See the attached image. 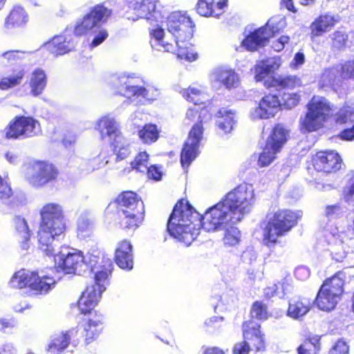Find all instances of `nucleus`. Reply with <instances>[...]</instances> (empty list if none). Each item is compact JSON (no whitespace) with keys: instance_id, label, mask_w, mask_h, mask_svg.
<instances>
[{"instance_id":"nucleus-48","label":"nucleus","mask_w":354,"mask_h":354,"mask_svg":"<svg viewBox=\"0 0 354 354\" xmlns=\"http://www.w3.org/2000/svg\"><path fill=\"white\" fill-rule=\"evenodd\" d=\"M251 316L252 318L259 319H265L267 317L266 307L260 302L256 301L254 303L252 310Z\"/></svg>"},{"instance_id":"nucleus-7","label":"nucleus","mask_w":354,"mask_h":354,"mask_svg":"<svg viewBox=\"0 0 354 354\" xmlns=\"http://www.w3.org/2000/svg\"><path fill=\"white\" fill-rule=\"evenodd\" d=\"M343 274L338 272L330 279H326L317 295L315 303L322 310L330 311L337 305L343 292Z\"/></svg>"},{"instance_id":"nucleus-1","label":"nucleus","mask_w":354,"mask_h":354,"mask_svg":"<svg viewBox=\"0 0 354 354\" xmlns=\"http://www.w3.org/2000/svg\"><path fill=\"white\" fill-rule=\"evenodd\" d=\"M253 203L252 186L247 184L240 185L230 192L203 216L187 202L180 200L169 218L167 231L171 236L188 246L199 234L200 226L207 232L225 230L224 243L233 246L240 240V231L233 225L251 211Z\"/></svg>"},{"instance_id":"nucleus-16","label":"nucleus","mask_w":354,"mask_h":354,"mask_svg":"<svg viewBox=\"0 0 354 354\" xmlns=\"http://www.w3.org/2000/svg\"><path fill=\"white\" fill-rule=\"evenodd\" d=\"M95 129L99 132L102 140H107L110 143L122 139V133L118 122L109 115H105L97 120Z\"/></svg>"},{"instance_id":"nucleus-44","label":"nucleus","mask_w":354,"mask_h":354,"mask_svg":"<svg viewBox=\"0 0 354 354\" xmlns=\"http://www.w3.org/2000/svg\"><path fill=\"white\" fill-rule=\"evenodd\" d=\"M17 231L21 235L26 241L30 239V231L25 218L20 216H15L14 219Z\"/></svg>"},{"instance_id":"nucleus-8","label":"nucleus","mask_w":354,"mask_h":354,"mask_svg":"<svg viewBox=\"0 0 354 354\" xmlns=\"http://www.w3.org/2000/svg\"><path fill=\"white\" fill-rule=\"evenodd\" d=\"M330 106L328 100L323 97H313L308 104V112L301 119L302 128L307 131H314L323 126L330 114Z\"/></svg>"},{"instance_id":"nucleus-15","label":"nucleus","mask_w":354,"mask_h":354,"mask_svg":"<svg viewBox=\"0 0 354 354\" xmlns=\"http://www.w3.org/2000/svg\"><path fill=\"white\" fill-rule=\"evenodd\" d=\"M278 32L274 26V21L270 19L265 26H262L249 35L242 42L243 45L249 50H255L259 47L264 46L268 39Z\"/></svg>"},{"instance_id":"nucleus-58","label":"nucleus","mask_w":354,"mask_h":354,"mask_svg":"<svg viewBox=\"0 0 354 354\" xmlns=\"http://www.w3.org/2000/svg\"><path fill=\"white\" fill-rule=\"evenodd\" d=\"M295 274L299 279L304 280L310 276V271L307 268L301 266L296 268Z\"/></svg>"},{"instance_id":"nucleus-36","label":"nucleus","mask_w":354,"mask_h":354,"mask_svg":"<svg viewBox=\"0 0 354 354\" xmlns=\"http://www.w3.org/2000/svg\"><path fill=\"white\" fill-rule=\"evenodd\" d=\"M301 85V80L297 76H287L272 80L271 86H279L283 88L292 89Z\"/></svg>"},{"instance_id":"nucleus-30","label":"nucleus","mask_w":354,"mask_h":354,"mask_svg":"<svg viewBox=\"0 0 354 354\" xmlns=\"http://www.w3.org/2000/svg\"><path fill=\"white\" fill-rule=\"evenodd\" d=\"M310 310L309 303L303 300H292L289 302L288 315L293 319H300Z\"/></svg>"},{"instance_id":"nucleus-3","label":"nucleus","mask_w":354,"mask_h":354,"mask_svg":"<svg viewBox=\"0 0 354 354\" xmlns=\"http://www.w3.org/2000/svg\"><path fill=\"white\" fill-rule=\"evenodd\" d=\"M118 201L121 226L124 229H136L144 218L143 202L132 192L122 193Z\"/></svg>"},{"instance_id":"nucleus-51","label":"nucleus","mask_w":354,"mask_h":354,"mask_svg":"<svg viewBox=\"0 0 354 354\" xmlns=\"http://www.w3.org/2000/svg\"><path fill=\"white\" fill-rule=\"evenodd\" d=\"M278 290L277 292H276V296H278L280 298L284 297L286 295L290 294L292 292V287L288 282L287 279H283L281 282L278 284Z\"/></svg>"},{"instance_id":"nucleus-39","label":"nucleus","mask_w":354,"mask_h":354,"mask_svg":"<svg viewBox=\"0 0 354 354\" xmlns=\"http://www.w3.org/2000/svg\"><path fill=\"white\" fill-rule=\"evenodd\" d=\"M214 0H198L196 6L197 12L204 17H218L221 13H215L213 9Z\"/></svg>"},{"instance_id":"nucleus-43","label":"nucleus","mask_w":354,"mask_h":354,"mask_svg":"<svg viewBox=\"0 0 354 354\" xmlns=\"http://www.w3.org/2000/svg\"><path fill=\"white\" fill-rule=\"evenodd\" d=\"M277 153V151H274L272 149L266 145L259 156L258 165L260 167L269 165L274 160Z\"/></svg>"},{"instance_id":"nucleus-17","label":"nucleus","mask_w":354,"mask_h":354,"mask_svg":"<svg viewBox=\"0 0 354 354\" xmlns=\"http://www.w3.org/2000/svg\"><path fill=\"white\" fill-rule=\"evenodd\" d=\"M342 159L334 151L318 152L313 158V166L319 171L331 173L341 167Z\"/></svg>"},{"instance_id":"nucleus-9","label":"nucleus","mask_w":354,"mask_h":354,"mask_svg":"<svg viewBox=\"0 0 354 354\" xmlns=\"http://www.w3.org/2000/svg\"><path fill=\"white\" fill-rule=\"evenodd\" d=\"M111 15V10L104 5L98 4L91 8L88 12L79 18L74 28L77 36L95 32L97 29L106 22Z\"/></svg>"},{"instance_id":"nucleus-54","label":"nucleus","mask_w":354,"mask_h":354,"mask_svg":"<svg viewBox=\"0 0 354 354\" xmlns=\"http://www.w3.org/2000/svg\"><path fill=\"white\" fill-rule=\"evenodd\" d=\"M257 258V254L252 248H248L241 255L243 261L248 264H252Z\"/></svg>"},{"instance_id":"nucleus-41","label":"nucleus","mask_w":354,"mask_h":354,"mask_svg":"<svg viewBox=\"0 0 354 354\" xmlns=\"http://www.w3.org/2000/svg\"><path fill=\"white\" fill-rule=\"evenodd\" d=\"M335 120L337 124H345L354 121V108L346 106L340 109L335 116Z\"/></svg>"},{"instance_id":"nucleus-4","label":"nucleus","mask_w":354,"mask_h":354,"mask_svg":"<svg viewBox=\"0 0 354 354\" xmlns=\"http://www.w3.org/2000/svg\"><path fill=\"white\" fill-rule=\"evenodd\" d=\"M301 216V212L279 210L269 218L264 230L265 239L272 243L277 242L278 237L285 235L296 225L297 219Z\"/></svg>"},{"instance_id":"nucleus-49","label":"nucleus","mask_w":354,"mask_h":354,"mask_svg":"<svg viewBox=\"0 0 354 354\" xmlns=\"http://www.w3.org/2000/svg\"><path fill=\"white\" fill-rule=\"evenodd\" d=\"M343 212V209L339 204L327 205L324 210L325 216L329 219H334L340 216Z\"/></svg>"},{"instance_id":"nucleus-57","label":"nucleus","mask_w":354,"mask_h":354,"mask_svg":"<svg viewBox=\"0 0 354 354\" xmlns=\"http://www.w3.org/2000/svg\"><path fill=\"white\" fill-rule=\"evenodd\" d=\"M145 173L147 174L149 178H151L156 180H160L162 176L161 171L153 165L149 166Z\"/></svg>"},{"instance_id":"nucleus-21","label":"nucleus","mask_w":354,"mask_h":354,"mask_svg":"<svg viewBox=\"0 0 354 354\" xmlns=\"http://www.w3.org/2000/svg\"><path fill=\"white\" fill-rule=\"evenodd\" d=\"M46 84L47 75L45 71L41 68L35 69L28 79L30 94L34 97L40 95L44 92Z\"/></svg>"},{"instance_id":"nucleus-18","label":"nucleus","mask_w":354,"mask_h":354,"mask_svg":"<svg viewBox=\"0 0 354 354\" xmlns=\"http://www.w3.org/2000/svg\"><path fill=\"white\" fill-rule=\"evenodd\" d=\"M115 259L120 268L129 270L133 268L132 245L129 242L124 241L119 243L115 250Z\"/></svg>"},{"instance_id":"nucleus-55","label":"nucleus","mask_w":354,"mask_h":354,"mask_svg":"<svg viewBox=\"0 0 354 354\" xmlns=\"http://www.w3.org/2000/svg\"><path fill=\"white\" fill-rule=\"evenodd\" d=\"M108 37V33L106 30H100L93 39L90 47L95 48L101 44Z\"/></svg>"},{"instance_id":"nucleus-52","label":"nucleus","mask_w":354,"mask_h":354,"mask_svg":"<svg viewBox=\"0 0 354 354\" xmlns=\"http://www.w3.org/2000/svg\"><path fill=\"white\" fill-rule=\"evenodd\" d=\"M329 354H348V346L344 341L339 339L330 349Z\"/></svg>"},{"instance_id":"nucleus-20","label":"nucleus","mask_w":354,"mask_h":354,"mask_svg":"<svg viewBox=\"0 0 354 354\" xmlns=\"http://www.w3.org/2000/svg\"><path fill=\"white\" fill-rule=\"evenodd\" d=\"M46 46L51 53L58 56L74 49L75 41L71 37L67 38L66 35H59L55 37Z\"/></svg>"},{"instance_id":"nucleus-64","label":"nucleus","mask_w":354,"mask_h":354,"mask_svg":"<svg viewBox=\"0 0 354 354\" xmlns=\"http://www.w3.org/2000/svg\"><path fill=\"white\" fill-rule=\"evenodd\" d=\"M204 354H224V352L217 347L206 348Z\"/></svg>"},{"instance_id":"nucleus-5","label":"nucleus","mask_w":354,"mask_h":354,"mask_svg":"<svg viewBox=\"0 0 354 354\" xmlns=\"http://www.w3.org/2000/svg\"><path fill=\"white\" fill-rule=\"evenodd\" d=\"M300 100L297 93H284L281 100L275 95H268L262 98L252 116L254 118L266 119L274 116L279 108L291 109L296 106Z\"/></svg>"},{"instance_id":"nucleus-50","label":"nucleus","mask_w":354,"mask_h":354,"mask_svg":"<svg viewBox=\"0 0 354 354\" xmlns=\"http://www.w3.org/2000/svg\"><path fill=\"white\" fill-rule=\"evenodd\" d=\"M12 195L10 185L0 176V200L4 201Z\"/></svg>"},{"instance_id":"nucleus-6","label":"nucleus","mask_w":354,"mask_h":354,"mask_svg":"<svg viewBox=\"0 0 354 354\" xmlns=\"http://www.w3.org/2000/svg\"><path fill=\"white\" fill-rule=\"evenodd\" d=\"M11 287L23 288L28 286L35 294H46L51 290L55 280L48 276H39L37 272L21 270L16 272L9 282Z\"/></svg>"},{"instance_id":"nucleus-40","label":"nucleus","mask_w":354,"mask_h":354,"mask_svg":"<svg viewBox=\"0 0 354 354\" xmlns=\"http://www.w3.org/2000/svg\"><path fill=\"white\" fill-rule=\"evenodd\" d=\"M25 75L24 69H21L17 74L12 77H4L0 82V88L2 90L8 89L21 84L23 77Z\"/></svg>"},{"instance_id":"nucleus-12","label":"nucleus","mask_w":354,"mask_h":354,"mask_svg":"<svg viewBox=\"0 0 354 354\" xmlns=\"http://www.w3.org/2000/svg\"><path fill=\"white\" fill-rule=\"evenodd\" d=\"M58 174L57 169L53 164L37 161L27 168L26 178L31 185L40 187L54 181Z\"/></svg>"},{"instance_id":"nucleus-32","label":"nucleus","mask_w":354,"mask_h":354,"mask_svg":"<svg viewBox=\"0 0 354 354\" xmlns=\"http://www.w3.org/2000/svg\"><path fill=\"white\" fill-rule=\"evenodd\" d=\"M243 337L245 339L254 338L258 342L257 349L263 344L262 336L259 330V325L254 322H245L243 325Z\"/></svg>"},{"instance_id":"nucleus-63","label":"nucleus","mask_w":354,"mask_h":354,"mask_svg":"<svg viewBox=\"0 0 354 354\" xmlns=\"http://www.w3.org/2000/svg\"><path fill=\"white\" fill-rule=\"evenodd\" d=\"M294 61L295 62L296 64H303L305 61L304 55L302 53H297L295 55Z\"/></svg>"},{"instance_id":"nucleus-10","label":"nucleus","mask_w":354,"mask_h":354,"mask_svg":"<svg viewBox=\"0 0 354 354\" xmlns=\"http://www.w3.org/2000/svg\"><path fill=\"white\" fill-rule=\"evenodd\" d=\"M167 26L168 31L174 37L178 47L187 48L188 41L192 39L194 32L191 19L180 12H175L169 16Z\"/></svg>"},{"instance_id":"nucleus-33","label":"nucleus","mask_w":354,"mask_h":354,"mask_svg":"<svg viewBox=\"0 0 354 354\" xmlns=\"http://www.w3.org/2000/svg\"><path fill=\"white\" fill-rule=\"evenodd\" d=\"M331 47L335 50H343L347 46L348 35L344 30H338L329 35Z\"/></svg>"},{"instance_id":"nucleus-46","label":"nucleus","mask_w":354,"mask_h":354,"mask_svg":"<svg viewBox=\"0 0 354 354\" xmlns=\"http://www.w3.org/2000/svg\"><path fill=\"white\" fill-rule=\"evenodd\" d=\"M24 52L19 50H8L1 54L0 59L3 64H13L21 59Z\"/></svg>"},{"instance_id":"nucleus-42","label":"nucleus","mask_w":354,"mask_h":354,"mask_svg":"<svg viewBox=\"0 0 354 354\" xmlns=\"http://www.w3.org/2000/svg\"><path fill=\"white\" fill-rule=\"evenodd\" d=\"M148 157V154L146 152L140 153L136 157L134 161L131 162L132 168L137 171L145 174L149 167Z\"/></svg>"},{"instance_id":"nucleus-24","label":"nucleus","mask_w":354,"mask_h":354,"mask_svg":"<svg viewBox=\"0 0 354 354\" xmlns=\"http://www.w3.org/2000/svg\"><path fill=\"white\" fill-rule=\"evenodd\" d=\"M103 317L102 315L95 313L84 326L85 342L88 344L95 339L102 329Z\"/></svg>"},{"instance_id":"nucleus-60","label":"nucleus","mask_w":354,"mask_h":354,"mask_svg":"<svg viewBox=\"0 0 354 354\" xmlns=\"http://www.w3.org/2000/svg\"><path fill=\"white\" fill-rule=\"evenodd\" d=\"M278 285L274 284L271 287H269L265 290V295L267 297H272L273 296H276V292H277Z\"/></svg>"},{"instance_id":"nucleus-28","label":"nucleus","mask_w":354,"mask_h":354,"mask_svg":"<svg viewBox=\"0 0 354 354\" xmlns=\"http://www.w3.org/2000/svg\"><path fill=\"white\" fill-rule=\"evenodd\" d=\"M216 115L219 118L216 121L218 128L222 129L225 133L230 132L235 123L234 120V112L231 109L228 110L226 108H223L217 112Z\"/></svg>"},{"instance_id":"nucleus-2","label":"nucleus","mask_w":354,"mask_h":354,"mask_svg":"<svg viewBox=\"0 0 354 354\" xmlns=\"http://www.w3.org/2000/svg\"><path fill=\"white\" fill-rule=\"evenodd\" d=\"M41 222L38 232L39 248L47 256L55 255L58 271L65 274H84L94 273L95 283L87 286L78 301V308L82 314L91 313L97 305L102 293L105 290V281L113 270L111 259H104L97 265L100 257L87 254L83 256L80 251L61 252L55 255L54 242L65 231V222L62 207L57 203L45 205L41 210Z\"/></svg>"},{"instance_id":"nucleus-56","label":"nucleus","mask_w":354,"mask_h":354,"mask_svg":"<svg viewBox=\"0 0 354 354\" xmlns=\"http://www.w3.org/2000/svg\"><path fill=\"white\" fill-rule=\"evenodd\" d=\"M250 351V346L246 340L236 344L233 348L234 354H249Z\"/></svg>"},{"instance_id":"nucleus-31","label":"nucleus","mask_w":354,"mask_h":354,"mask_svg":"<svg viewBox=\"0 0 354 354\" xmlns=\"http://www.w3.org/2000/svg\"><path fill=\"white\" fill-rule=\"evenodd\" d=\"M279 64L274 59H268L258 64L255 68V79L262 81L269 73L279 68Z\"/></svg>"},{"instance_id":"nucleus-23","label":"nucleus","mask_w":354,"mask_h":354,"mask_svg":"<svg viewBox=\"0 0 354 354\" xmlns=\"http://www.w3.org/2000/svg\"><path fill=\"white\" fill-rule=\"evenodd\" d=\"M129 8L133 9L138 17L149 19L156 6L152 0H125Z\"/></svg>"},{"instance_id":"nucleus-37","label":"nucleus","mask_w":354,"mask_h":354,"mask_svg":"<svg viewBox=\"0 0 354 354\" xmlns=\"http://www.w3.org/2000/svg\"><path fill=\"white\" fill-rule=\"evenodd\" d=\"M139 137L145 143L155 142L158 138V131L154 124H146L142 129L139 131Z\"/></svg>"},{"instance_id":"nucleus-45","label":"nucleus","mask_w":354,"mask_h":354,"mask_svg":"<svg viewBox=\"0 0 354 354\" xmlns=\"http://www.w3.org/2000/svg\"><path fill=\"white\" fill-rule=\"evenodd\" d=\"M93 227V222L88 214L86 213L82 214L77 221V230L79 232L87 233Z\"/></svg>"},{"instance_id":"nucleus-62","label":"nucleus","mask_w":354,"mask_h":354,"mask_svg":"<svg viewBox=\"0 0 354 354\" xmlns=\"http://www.w3.org/2000/svg\"><path fill=\"white\" fill-rule=\"evenodd\" d=\"M14 326V324L8 321L5 319H0V331L6 333V329L8 328H12Z\"/></svg>"},{"instance_id":"nucleus-47","label":"nucleus","mask_w":354,"mask_h":354,"mask_svg":"<svg viewBox=\"0 0 354 354\" xmlns=\"http://www.w3.org/2000/svg\"><path fill=\"white\" fill-rule=\"evenodd\" d=\"M320 350L319 340H316V344L308 341L301 344L298 348L299 354H316Z\"/></svg>"},{"instance_id":"nucleus-53","label":"nucleus","mask_w":354,"mask_h":354,"mask_svg":"<svg viewBox=\"0 0 354 354\" xmlns=\"http://www.w3.org/2000/svg\"><path fill=\"white\" fill-rule=\"evenodd\" d=\"M342 70V77L354 80V61L346 62L341 66Z\"/></svg>"},{"instance_id":"nucleus-25","label":"nucleus","mask_w":354,"mask_h":354,"mask_svg":"<svg viewBox=\"0 0 354 354\" xmlns=\"http://www.w3.org/2000/svg\"><path fill=\"white\" fill-rule=\"evenodd\" d=\"M345 79L342 77V70L337 68H332L327 69L323 73L321 78L322 86L331 87L336 89L339 87L342 80Z\"/></svg>"},{"instance_id":"nucleus-22","label":"nucleus","mask_w":354,"mask_h":354,"mask_svg":"<svg viewBox=\"0 0 354 354\" xmlns=\"http://www.w3.org/2000/svg\"><path fill=\"white\" fill-rule=\"evenodd\" d=\"M288 136V131L283 128V125L278 124L273 128L266 140V145L272 149L274 151L279 152L286 142Z\"/></svg>"},{"instance_id":"nucleus-14","label":"nucleus","mask_w":354,"mask_h":354,"mask_svg":"<svg viewBox=\"0 0 354 354\" xmlns=\"http://www.w3.org/2000/svg\"><path fill=\"white\" fill-rule=\"evenodd\" d=\"M203 133L201 123L195 124L189 131L180 153V162L183 168L187 167L198 156Z\"/></svg>"},{"instance_id":"nucleus-13","label":"nucleus","mask_w":354,"mask_h":354,"mask_svg":"<svg viewBox=\"0 0 354 354\" xmlns=\"http://www.w3.org/2000/svg\"><path fill=\"white\" fill-rule=\"evenodd\" d=\"M112 84L119 94L129 98L142 97L147 100H153L158 95L156 90L154 91L156 94L150 95L149 89L136 85L135 77L125 73L114 76Z\"/></svg>"},{"instance_id":"nucleus-27","label":"nucleus","mask_w":354,"mask_h":354,"mask_svg":"<svg viewBox=\"0 0 354 354\" xmlns=\"http://www.w3.org/2000/svg\"><path fill=\"white\" fill-rule=\"evenodd\" d=\"M28 15L21 7H15L10 12L5 22L6 28H13L26 24Z\"/></svg>"},{"instance_id":"nucleus-11","label":"nucleus","mask_w":354,"mask_h":354,"mask_svg":"<svg viewBox=\"0 0 354 354\" xmlns=\"http://www.w3.org/2000/svg\"><path fill=\"white\" fill-rule=\"evenodd\" d=\"M41 131L38 120L32 117L17 116L10 122L6 136L8 138L26 139L37 136Z\"/></svg>"},{"instance_id":"nucleus-59","label":"nucleus","mask_w":354,"mask_h":354,"mask_svg":"<svg viewBox=\"0 0 354 354\" xmlns=\"http://www.w3.org/2000/svg\"><path fill=\"white\" fill-rule=\"evenodd\" d=\"M341 138L346 140H352L354 139V125L352 128H348L344 129L341 133Z\"/></svg>"},{"instance_id":"nucleus-34","label":"nucleus","mask_w":354,"mask_h":354,"mask_svg":"<svg viewBox=\"0 0 354 354\" xmlns=\"http://www.w3.org/2000/svg\"><path fill=\"white\" fill-rule=\"evenodd\" d=\"M151 35L152 36L151 46L153 48L157 50H170L171 44L164 43V30L162 28H158L153 30V31L151 32Z\"/></svg>"},{"instance_id":"nucleus-29","label":"nucleus","mask_w":354,"mask_h":354,"mask_svg":"<svg viewBox=\"0 0 354 354\" xmlns=\"http://www.w3.org/2000/svg\"><path fill=\"white\" fill-rule=\"evenodd\" d=\"M217 78L227 88H236L239 84L238 75L232 69L221 68L217 71Z\"/></svg>"},{"instance_id":"nucleus-35","label":"nucleus","mask_w":354,"mask_h":354,"mask_svg":"<svg viewBox=\"0 0 354 354\" xmlns=\"http://www.w3.org/2000/svg\"><path fill=\"white\" fill-rule=\"evenodd\" d=\"M114 147V151L117 156V160L126 158L131 153L130 145L128 141L122 136L120 141L115 140L111 143Z\"/></svg>"},{"instance_id":"nucleus-26","label":"nucleus","mask_w":354,"mask_h":354,"mask_svg":"<svg viewBox=\"0 0 354 354\" xmlns=\"http://www.w3.org/2000/svg\"><path fill=\"white\" fill-rule=\"evenodd\" d=\"M74 330L62 333L59 335L53 337L48 348L49 354H59L64 350L68 345L71 335L73 334Z\"/></svg>"},{"instance_id":"nucleus-61","label":"nucleus","mask_w":354,"mask_h":354,"mask_svg":"<svg viewBox=\"0 0 354 354\" xmlns=\"http://www.w3.org/2000/svg\"><path fill=\"white\" fill-rule=\"evenodd\" d=\"M75 141L76 138L75 136H65L62 140L63 145L66 147L73 145Z\"/></svg>"},{"instance_id":"nucleus-19","label":"nucleus","mask_w":354,"mask_h":354,"mask_svg":"<svg viewBox=\"0 0 354 354\" xmlns=\"http://www.w3.org/2000/svg\"><path fill=\"white\" fill-rule=\"evenodd\" d=\"M340 21L339 15L325 14L320 15L311 24V34L313 36H321L325 32L334 27Z\"/></svg>"},{"instance_id":"nucleus-38","label":"nucleus","mask_w":354,"mask_h":354,"mask_svg":"<svg viewBox=\"0 0 354 354\" xmlns=\"http://www.w3.org/2000/svg\"><path fill=\"white\" fill-rule=\"evenodd\" d=\"M183 96L189 102H193L194 104H201L206 100L205 95L200 90L189 87L184 89L182 91Z\"/></svg>"}]
</instances>
